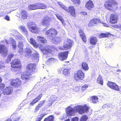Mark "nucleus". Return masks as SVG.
Returning <instances> with one entry per match:
<instances>
[{"label": "nucleus", "instance_id": "7ed1b4c3", "mask_svg": "<svg viewBox=\"0 0 121 121\" xmlns=\"http://www.w3.org/2000/svg\"><path fill=\"white\" fill-rule=\"evenodd\" d=\"M118 3L115 0H107L105 2L104 6L109 11H113L117 8Z\"/></svg>", "mask_w": 121, "mask_h": 121}, {"label": "nucleus", "instance_id": "7c9ffc66", "mask_svg": "<svg viewBox=\"0 0 121 121\" xmlns=\"http://www.w3.org/2000/svg\"><path fill=\"white\" fill-rule=\"evenodd\" d=\"M12 119L14 121H18L20 119V118L17 115L14 114L11 116Z\"/></svg>", "mask_w": 121, "mask_h": 121}, {"label": "nucleus", "instance_id": "b1692460", "mask_svg": "<svg viewBox=\"0 0 121 121\" xmlns=\"http://www.w3.org/2000/svg\"><path fill=\"white\" fill-rule=\"evenodd\" d=\"M4 90L5 91H4V90H3V92L4 93V94L9 95L12 93V90L9 87H6Z\"/></svg>", "mask_w": 121, "mask_h": 121}, {"label": "nucleus", "instance_id": "9d476101", "mask_svg": "<svg viewBox=\"0 0 121 121\" xmlns=\"http://www.w3.org/2000/svg\"><path fill=\"white\" fill-rule=\"evenodd\" d=\"M73 44V41L70 39L67 40V43H64L63 46L60 47V49L62 50H66L71 48Z\"/></svg>", "mask_w": 121, "mask_h": 121}, {"label": "nucleus", "instance_id": "ddd939ff", "mask_svg": "<svg viewBox=\"0 0 121 121\" xmlns=\"http://www.w3.org/2000/svg\"><path fill=\"white\" fill-rule=\"evenodd\" d=\"M51 17L48 16L44 17L41 22V24L43 26H49L50 25L49 22L52 21Z\"/></svg>", "mask_w": 121, "mask_h": 121}, {"label": "nucleus", "instance_id": "f3484780", "mask_svg": "<svg viewBox=\"0 0 121 121\" xmlns=\"http://www.w3.org/2000/svg\"><path fill=\"white\" fill-rule=\"evenodd\" d=\"M65 10L70 14V15L74 17L76 16L75 9L73 6H70L68 8V9L66 8Z\"/></svg>", "mask_w": 121, "mask_h": 121}, {"label": "nucleus", "instance_id": "5701e85b", "mask_svg": "<svg viewBox=\"0 0 121 121\" xmlns=\"http://www.w3.org/2000/svg\"><path fill=\"white\" fill-rule=\"evenodd\" d=\"M82 69L85 71L88 70L89 69V67L88 64L85 62H83L81 63Z\"/></svg>", "mask_w": 121, "mask_h": 121}, {"label": "nucleus", "instance_id": "864d4df0", "mask_svg": "<svg viewBox=\"0 0 121 121\" xmlns=\"http://www.w3.org/2000/svg\"><path fill=\"white\" fill-rule=\"evenodd\" d=\"M52 101L50 100H49L48 102L47 106H50L52 105Z\"/></svg>", "mask_w": 121, "mask_h": 121}, {"label": "nucleus", "instance_id": "bb28decb", "mask_svg": "<svg viewBox=\"0 0 121 121\" xmlns=\"http://www.w3.org/2000/svg\"><path fill=\"white\" fill-rule=\"evenodd\" d=\"M38 9H45L46 6L43 3H37Z\"/></svg>", "mask_w": 121, "mask_h": 121}, {"label": "nucleus", "instance_id": "423d86ee", "mask_svg": "<svg viewBox=\"0 0 121 121\" xmlns=\"http://www.w3.org/2000/svg\"><path fill=\"white\" fill-rule=\"evenodd\" d=\"M85 74L81 69L78 70L75 73L74 75V78L77 81L79 80H82L84 78Z\"/></svg>", "mask_w": 121, "mask_h": 121}, {"label": "nucleus", "instance_id": "37998d69", "mask_svg": "<svg viewBox=\"0 0 121 121\" xmlns=\"http://www.w3.org/2000/svg\"><path fill=\"white\" fill-rule=\"evenodd\" d=\"M13 56L14 54H13L9 55L7 57L8 60H9V61H11V58L13 57Z\"/></svg>", "mask_w": 121, "mask_h": 121}, {"label": "nucleus", "instance_id": "a878e982", "mask_svg": "<svg viewBox=\"0 0 121 121\" xmlns=\"http://www.w3.org/2000/svg\"><path fill=\"white\" fill-rule=\"evenodd\" d=\"M37 38L39 41H40L42 43H47V40L44 37L41 36H38L37 37Z\"/></svg>", "mask_w": 121, "mask_h": 121}, {"label": "nucleus", "instance_id": "f257e3e1", "mask_svg": "<svg viewBox=\"0 0 121 121\" xmlns=\"http://www.w3.org/2000/svg\"><path fill=\"white\" fill-rule=\"evenodd\" d=\"M36 68V65L34 63H30L26 67V71L21 76V78L22 79L29 80L30 75L34 73Z\"/></svg>", "mask_w": 121, "mask_h": 121}, {"label": "nucleus", "instance_id": "e433bc0d", "mask_svg": "<svg viewBox=\"0 0 121 121\" xmlns=\"http://www.w3.org/2000/svg\"><path fill=\"white\" fill-rule=\"evenodd\" d=\"M57 4L62 9H64L65 10H66V7L61 2H57Z\"/></svg>", "mask_w": 121, "mask_h": 121}, {"label": "nucleus", "instance_id": "412c9836", "mask_svg": "<svg viewBox=\"0 0 121 121\" xmlns=\"http://www.w3.org/2000/svg\"><path fill=\"white\" fill-rule=\"evenodd\" d=\"M8 50L5 46L3 44H0V53L6 54Z\"/></svg>", "mask_w": 121, "mask_h": 121}, {"label": "nucleus", "instance_id": "c85d7f7f", "mask_svg": "<svg viewBox=\"0 0 121 121\" xmlns=\"http://www.w3.org/2000/svg\"><path fill=\"white\" fill-rule=\"evenodd\" d=\"M98 98L97 96H93L91 97V100L92 103L94 104H96L98 101Z\"/></svg>", "mask_w": 121, "mask_h": 121}, {"label": "nucleus", "instance_id": "4d7b16f0", "mask_svg": "<svg viewBox=\"0 0 121 121\" xmlns=\"http://www.w3.org/2000/svg\"><path fill=\"white\" fill-rule=\"evenodd\" d=\"M12 48L14 49H15L17 47V45L15 43H14L12 45Z\"/></svg>", "mask_w": 121, "mask_h": 121}, {"label": "nucleus", "instance_id": "4468645a", "mask_svg": "<svg viewBox=\"0 0 121 121\" xmlns=\"http://www.w3.org/2000/svg\"><path fill=\"white\" fill-rule=\"evenodd\" d=\"M107 85L111 89L117 91H120L119 86L114 82L109 81L108 82Z\"/></svg>", "mask_w": 121, "mask_h": 121}, {"label": "nucleus", "instance_id": "4be33fe9", "mask_svg": "<svg viewBox=\"0 0 121 121\" xmlns=\"http://www.w3.org/2000/svg\"><path fill=\"white\" fill-rule=\"evenodd\" d=\"M98 40L96 37L92 36L90 39V43L92 45H94L96 44Z\"/></svg>", "mask_w": 121, "mask_h": 121}, {"label": "nucleus", "instance_id": "69168bd1", "mask_svg": "<svg viewBox=\"0 0 121 121\" xmlns=\"http://www.w3.org/2000/svg\"><path fill=\"white\" fill-rule=\"evenodd\" d=\"M70 121V119H67L65 120L64 121Z\"/></svg>", "mask_w": 121, "mask_h": 121}, {"label": "nucleus", "instance_id": "473e14b6", "mask_svg": "<svg viewBox=\"0 0 121 121\" xmlns=\"http://www.w3.org/2000/svg\"><path fill=\"white\" fill-rule=\"evenodd\" d=\"M30 43L34 47H38V45L37 43L36 42L35 40L32 38L30 39Z\"/></svg>", "mask_w": 121, "mask_h": 121}, {"label": "nucleus", "instance_id": "393cba45", "mask_svg": "<svg viewBox=\"0 0 121 121\" xmlns=\"http://www.w3.org/2000/svg\"><path fill=\"white\" fill-rule=\"evenodd\" d=\"M71 69L70 68L65 69L63 71V73L65 76H67L69 75L70 73Z\"/></svg>", "mask_w": 121, "mask_h": 121}, {"label": "nucleus", "instance_id": "6e6552de", "mask_svg": "<svg viewBox=\"0 0 121 121\" xmlns=\"http://www.w3.org/2000/svg\"><path fill=\"white\" fill-rule=\"evenodd\" d=\"M66 112L67 115L68 116H71L74 115V113L78 112V109L77 108V106L72 108L70 106H69L66 109Z\"/></svg>", "mask_w": 121, "mask_h": 121}, {"label": "nucleus", "instance_id": "a19ab883", "mask_svg": "<svg viewBox=\"0 0 121 121\" xmlns=\"http://www.w3.org/2000/svg\"><path fill=\"white\" fill-rule=\"evenodd\" d=\"M74 4H80V0H71Z\"/></svg>", "mask_w": 121, "mask_h": 121}, {"label": "nucleus", "instance_id": "0eeeda50", "mask_svg": "<svg viewBox=\"0 0 121 121\" xmlns=\"http://www.w3.org/2000/svg\"><path fill=\"white\" fill-rule=\"evenodd\" d=\"M46 34L52 39H54L58 33L57 31L55 29L51 28L47 30L46 32Z\"/></svg>", "mask_w": 121, "mask_h": 121}, {"label": "nucleus", "instance_id": "79ce46f5", "mask_svg": "<svg viewBox=\"0 0 121 121\" xmlns=\"http://www.w3.org/2000/svg\"><path fill=\"white\" fill-rule=\"evenodd\" d=\"M45 100H43L41 101L40 103L38 104L40 107H41L45 103Z\"/></svg>", "mask_w": 121, "mask_h": 121}, {"label": "nucleus", "instance_id": "2eb2a0df", "mask_svg": "<svg viewBox=\"0 0 121 121\" xmlns=\"http://www.w3.org/2000/svg\"><path fill=\"white\" fill-rule=\"evenodd\" d=\"M11 85L15 88H18L21 86L22 82L20 78H17L13 80L11 83Z\"/></svg>", "mask_w": 121, "mask_h": 121}, {"label": "nucleus", "instance_id": "13d9d810", "mask_svg": "<svg viewBox=\"0 0 121 121\" xmlns=\"http://www.w3.org/2000/svg\"><path fill=\"white\" fill-rule=\"evenodd\" d=\"M33 56L34 57L37 58V57H39V54L38 53H35L34 54Z\"/></svg>", "mask_w": 121, "mask_h": 121}, {"label": "nucleus", "instance_id": "6ab92c4d", "mask_svg": "<svg viewBox=\"0 0 121 121\" xmlns=\"http://www.w3.org/2000/svg\"><path fill=\"white\" fill-rule=\"evenodd\" d=\"M85 7L89 10L93 8L94 5L92 1L89 0L85 4Z\"/></svg>", "mask_w": 121, "mask_h": 121}, {"label": "nucleus", "instance_id": "774afa93", "mask_svg": "<svg viewBox=\"0 0 121 121\" xmlns=\"http://www.w3.org/2000/svg\"><path fill=\"white\" fill-rule=\"evenodd\" d=\"M56 99H55L54 100H52L53 101H55L56 100Z\"/></svg>", "mask_w": 121, "mask_h": 121}, {"label": "nucleus", "instance_id": "f704fd0d", "mask_svg": "<svg viewBox=\"0 0 121 121\" xmlns=\"http://www.w3.org/2000/svg\"><path fill=\"white\" fill-rule=\"evenodd\" d=\"M88 117L86 115L82 116L80 119V121H86L88 119Z\"/></svg>", "mask_w": 121, "mask_h": 121}, {"label": "nucleus", "instance_id": "c9c22d12", "mask_svg": "<svg viewBox=\"0 0 121 121\" xmlns=\"http://www.w3.org/2000/svg\"><path fill=\"white\" fill-rule=\"evenodd\" d=\"M83 41L85 43L86 42L87 39L85 34L80 36Z\"/></svg>", "mask_w": 121, "mask_h": 121}, {"label": "nucleus", "instance_id": "5fc2aeb1", "mask_svg": "<svg viewBox=\"0 0 121 121\" xmlns=\"http://www.w3.org/2000/svg\"><path fill=\"white\" fill-rule=\"evenodd\" d=\"M4 19L8 21H9L10 20L9 17L7 15L5 16L4 18Z\"/></svg>", "mask_w": 121, "mask_h": 121}, {"label": "nucleus", "instance_id": "49530a36", "mask_svg": "<svg viewBox=\"0 0 121 121\" xmlns=\"http://www.w3.org/2000/svg\"><path fill=\"white\" fill-rule=\"evenodd\" d=\"M5 87V85L1 83L0 84V90H2L4 89Z\"/></svg>", "mask_w": 121, "mask_h": 121}, {"label": "nucleus", "instance_id": "de8ad7c7", "mask_svg": "<svg viewBox=\"0 0 121 121\" xmlns=\"http://www.w3.org/2000/svg\"><path fill=\"white\" fill-rule=\"evenodd\" d=\"M78 32L80 36L85 34L84 33L83 31L81 30H79L78 31Z\"/></svg>", "mask_w": 121, "mask_h": 121}, {"label": "nucleus", "instance_id": "1a4fd4ad", "mask_svg": "<svg viewBox=\"0 0 121 121\" xmlns=\"http://www.w3.org/2000/svg\"><path fill=\"white\" fill-rule=\"evenodd\" d=\"M89 107L86 104L83 106L77 105V108L78 109V112L81 114H82L85 112H89Z\"/></svg>", "mask_w": 121, "mask_h": 121}, {"label": "nucleus", "instance_id": "680f3d73", "mask_svg": "<svg viewBox=\"0 0 121 121\" xmlns=\"http://www.w3.org/2000/svg\"><path fill=\"white\" fill-rule=\"evenodd\" d=\"M102 24L103 25L105 26L106 27H109V25H108L106 23H102Z\"/></svg>", "mask_w": 121, "mask_h": 121}, {"label": "nucleus", "instance_id": "58836bf2", "mask_svg": "<svg viewBox=\"0 0 121 121\" xmlns=\"http://www.w3.org/2000/svg\"><path fill=\"white\" fill-rule=\"evenodd\" d=\"M56 16L57 18L60 20L62 22V24H63L64 22V20L63 19L61 16L56 14Z\"/></svg>", "mask_w": 121, "mask_h": 121}, {"label": "nucleus", "instance_id": "dca6fc26", "mask_svg": "<svg viewBox=\"0 0 121 121\" xmlns=\"http://www.w3.org/2000/svg\"><path fill=\"white\" fill-rule=\"evenodd\" d=\"M28 15L27 11L25 10H22L20 11L19 17L21 20L26 19L28 17Z\"/></svg>", "mask_w": 121, "mask_h": 121}, {"label": "nucleus", "instance_id": "a211bd4d", "mask_svg": "<svg viewBox=\"0 0 121 121\" xmlns=\"http://www.w3.org/2000/svg\"><path fill=\"white\" fill-rule=\"evenodd\" d=\"M100 20L98 18H94L91 20L89 23L88 26L91 27L94 26H95L99 23L100 22Z\"/></svg>", "mask_w": 121, "mask_h": 121}, {"label": "nucleus", "instance_id": "4c0bfd02", "mask_svg": "<svg viewBox=\"0 0 121 121\" xmlns=\"http://www.w3.org/2000/svg\"><path fill=\"white\" fill-rule=\"evenodd\" d=\"M56 60L55 58H51L49 59L47 61V62L48 63H53L56 61Z\"/></svg>", "mask_w": 121, "mask_h": 121}, {"label": "nucleus", "instance_id": "3c124183", "mask_svg": "<svg viewBox=\"0 0 121 121\" xmlns=\"http://www.w3.org/2000/svg\"><path fill=\"white\" fill-rule=\"evenodd\" d=\"M20 28L23 31H26V30L25 26H21L20 27Z\"/></svg>", "mask_w": 121, "mask_h": 121}, {"label": "nucleus", "instance_id": "0e129e2a", "mask_svg": "<svg viewBox=\"0 0 121 121\" xmlns=\"http://www.w3.org/2000/svg\"><path fill=\"white\" fill-rule=\"evenodd\" d=\"M2 80L1 77L0 76V83H1L2 82Z\"/></svg>", "mask_w": 121, "mask_h": 121}, {"label": "nucleus", "instance_id": "a18cd8bd", "mask_svg": "<svg viewBox=\"0 0 121 121\" xmlns=\"http://www.w3.org/2000/svg\"><path fill=\"white\" fill-rule=\"evenodd\" d=\"M105 37L108 38L111 36L112 35L109 32L106 33H105Z\"/></svg>", "mask_w": 121, "mask_h": 121}, {"label": "nucleus", "instance_id": "603ef678", "mask_svg": "<svg viewBox=\"0 0 121 121\" xmlns=\"http://www.w3.org/2000/svg\"><path fill=\"white\" fill-rule=\"evenodd\" d=\"M40 108L41 107H40L37 105L35 107V111L36 112L38 111L40 109Z\"/></svg>", "mask_w": 121, "mask_h": 121}, {"label": "nucleus", "instance_id": "9b49d317", "mask_svg": "<svg viewBox=\"0 0 121 121\" xmlns=\"http://www.w3.org/2000/svg\"><path fill=\"white\" fill-rule=\"evenodd\" d=\"M119 17L117 14L115 13H112L110 17L109 22L111 24L116 23L117 22Z\"/></svg>", "mask_w": 121, "mask_h": 121}, {"label": "nucleus", "instance_id": "39448f33", "mask_svg": "<svg viewBox=\"0 0 121 121\" xmlns=\"http://www.w3.org/2000/svg\"><path fill=\"white\" fill-rule=\"evenodd\" d=\"M27 26L29 30L31 32L35 33H38L39 31V28L37 27L36 24L34 22H28Z\"/></svg>", "mask_w": 121, "mask_h": 121}, {"label": "nucleus", "instance_id": "f8f14e48", "mask_svg": "<svg viewBox=\"0 0 121 121\" xmlns=\"http://www.w3.org/2000/svg\"><path fill=\"white\" fill-rule=\"evenodd\" d=\"M69 52L66 51L59 53L58 57L59 59L61 61H63L67 59Z\"/></svg>", "mask_w": 121, "mask_h": 121}, {"label": "nucleus", "instance_id": "20e7f679", "mask_svg": "<svg viewBox=\"0 0 121 121\" xmlns=\"http://www.w3.org/2000/svg\"><path fill=\"white\" fill-rule=\"evenodd\" d=\"M40 49L41 52L47 55L54 52V48L48 45H46L43 47H41Z\"/></svg>", "mask_w": 121, "mask_h": 121}, {"label": "nucleus", "instance_id": "bf43d9fd", "mask_svg": "<svg viewBox=\"0 0 121 121\" xmlns=\"http://www.w3.org/2000/svg\"><path fill=\"white\" fill-rule=\"evenodd\" d=\"M80 13L84 15H86L87 14L86 12L84 11H82Z\"/></svg>", "mask_w": 121, "mask_h": 121}, {"label": "nucleus", "instance_id": "ea45409f", "mask_svg": "<svg viewBox=\"0 0 121 121\" xmlns=\"http://www.w3.org/2000/svg\"><path fill=\"white\" fill-rule=\"evenodd\" d=\"M88 85L87 84H85L82 87L81 90L82 91L86 90L88 87Z\"/></svg>", "mask_w": 121, "mask_h": 121}, {"label": "nucleus", "instance_id": "aec40b11", "mask_svg": "<svg viewBox=\"0 0 121 121\" xmlns=\"http://www.w3.org/2000/svg\"><path fill=\"white\" fill-rule=\"evenodd\" d=\"M42 96V95L40 94L37 97L34 99L30 103V104L31 106H33L36 103L38 102L41 99Z\"/></svg>", "mask_w": 121, "mask_h": 121}, {"label": "nucleus", "instance_id": "72a5a7b5", "mask_svg": "<svg viewBox=\"0 0 121 121\" xmlns=\"http://www.w3.org/2000/svg\"><path fill=\"white\" fill-rule=\"evenodd\" d=\"M97 83L99 84H100L101 85H103V79L101 77H98L97 79Z\"/></svg>", "mask_w": 121, "mask_h": 121}, {"label": "nucleus", "instance_id": "338daca9", "mask_svg": "<svg viewBox=\"0 0 121 121\" xmlns=\"http://www.w3.org/2000/svg\"><path fill=\"white\" fill-rule=\"evenodd\" d=\"M7 121H13L11 120H10V119H8L7 120Z\"/></svg>", "mask_w": 121, "mask_h": 121}, {"label": "nucleus", "instance_id": "09e8293b", "mask_svg": "<svg viewBox=\"0 0 121 121\" xmlns=\"http://www.w3.org/2000/svg\"><path fill=\"white\" fill-rule=\"evenodd\" d=\"M78 118L77 117H75L72 118L71 121H78Z\"/></svg>", "mask_w": 121, "mask_h": 121}, {"label": "nucleus", "instance_id": "c756f323", "mask_svg": "<svg viewBox=\"0 0 121 121\" xmlns=\"http://www.w3.org/2000/svg\"><path fill=\"white\" fill-rule=\"evenodd\" d=\"M47 115L46 114H41L36 119L35 121H41L43 118Z\"/></svg>", "mask_w": 121, "mask_h": 121}, {"label": "nucleus", "instance_id": "8fccbe9b", "mask_svg": "<svg viewBox=\"0 0 121 121\" xmlns=\"http://www.w3.org/2000/svg\"><path fill=\"white\" fill-rule=\"evenodd\" d=\"M26 52L27 54H30L32 53V51L31 49L26 48Z\"/></svg>", "mask_w": 121, "mask_h": 121}, {"label": "nucleus", "instance_id": "f03ea898", "mask_svg": "<svg viewBox=\"0 0 121 121\" xmlns=\"http://www.w3.org/2000/svg\"><path fill=\"white\" fill-rule=\"evenodd\" d=\"M20 61L18 59L15 58L11 62V70L14 73H18L21 71L22 66L19 65L17 66L20 64Z\"/></svg>", "mask_w": 121, "mask_h": 121}, {"label": "nucleus", "instance_id": "e2e57ef3", "mask_svg": "<svg viewBox=\"0 0 121 121\" xmlns=\"http://www.w3.org/2000/svg\"><path fill=\"white\" fill-rule=\"evenodd\" d=\"M3 67V65H2V63L0 62V69L2 68Z\"/></svg>", "mask_w": 121, "mask_h": 121}, {"label": "nucleus", "instance_id": "cd10ccee", "mask_svg": "<svg viewBox=\"0 0 121 121\" xmlns=\"http://www.w3.org/2000/svg\"><path fill=\"white\" fill-rule=\"evenodd\" d=\"M54 117L52 115H50L45 118L43 121H54Z\"/></svg>", "mask_w": 121, "mask_h": 121}, {"label": "nucleus", "instance_id": "c03bdc74", "mask_svg": "<svg viewBox=\"0 0 121 121\" xmlns=\"http://www.w3.org/2000/svg\"><path fill=\"white\" fill-rule=\"evenodd\" d=\"M105 33H101L99 35V37L100 38H103L105 37Z\"/></svg>", "mask_w": 121, "mask_h": 121}, {"label": "nucleus", "instance_id": "2f4dec72", "mask_svg": "<svg viewBox=\"0 0 121 121\" xmlns=\"http://www.w3.org/2000/svg\"><path fill=\"white\" fill-rule=\"evenodd\" d=\"M37 4L30 5L28 6L29 9L31 10H34L38 9Z\"/></svg>", "mask_w": 121, "mask_h": 121}, {"label": "nucleus", "instance_id": "052dcab7", "mask_svg": "<svg viewBox=\"0 0 121 121\" xmlns=\"http://www.w3.org/2000/svg\"><path fill=\"white\" fill-rule=\"evenodd\" d=\"M23 51V48H19V52L20 53H22Z\"/></svg>", "mask_w": 121, "mask_h": 121}, {"label": "nucleus", "instance_id": "6e6d98bb", "mask_svg": "<svg viewBox=\"0 0 121 121\" xmlns=\"http://www.w3.org/2000/svg\"><path fill=\"white\" fill-rule=\"evenodd\" d=\"M23 45L22 43H19L18 45V47L19 48H23Z\"/></svg>", "mask_w": 121, "mask_h": 121}]
</instances>
